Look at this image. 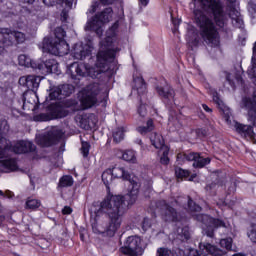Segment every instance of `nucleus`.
Wrapping results in <instances>:
<instances>
[{
    "label": "nucleus",
    "instance_id": "nucleus-1",
    "mask_svg": "<svg viewBox=\"0 0 256 256\" xmlns=\"http://www.w3.org/2000/svg\"><path fill=\"white\" fill-rule=\"evenodd\" d=\"M139 190H131L130 193L123 195L108 194L101 202L99 212L104 213L105 217L96 215L92 222L93 233L103 235V237H115L117 231L123 225V218L129 205L137 201Z\"/></svg>",
    "mask_w": 256,
    "mask_h": 256
},
{
    "label": "nucleus",
    "instance_id": "nucleus-2",
    "mask_svg": "<svg viewBox=\"0 0 256 256\" xmlns=\"http://www.w3.org/2000/svg\"><path fill=\"white\" fill-rule=\"evenodd\" d=\"M119 28V23L115 22L106 32L105 40L100 42V49L97 53V60L94 67H88L85 64L77 62L72 63L68 71L72 78L75 77H91L97 79L101 73L111 70V63L115 61V50L113 49V41H115V33Z\"/></svg>",
    "mask_w": 256,
    "mask_h": 256
},
{
    "label": "nucleus",
    "instance_id": "nucleus-3",
    "mask_svg": "<svg viewBox=\"0 0 256 256\" xmlns=\"http://www.w3.org/2000/svg\"><path fill=\"white\" fill-rule=\"evenodd\" d=\"M194 21L200 29V36L208 47H219L221 37L213 20L201 9H194Z\"/></svg>",
    "mask_w": 256,
    "mask_h": 256
},
{
    "label": "nucleus",
    "instance_id": "nucleus-4",
    "mask_svg": "<svg viewBox=\"0 0 256 256\" xmlns=\"http://www.w3.org/2000/svg\"><path fill=\"white\" fill-rule=\"evenodd\" d=\"M55 38L46 37L42 43V49L44 53H50L51 55H67L69 53V44L65 41V30L61 27H57L54 32Z\"/></svg>",
    "mask_w": 256,
    "mask_h": 256
},
{
    "label": "nucleus",
    "instance_id": "nucleus-5",
    "mask_svg": "<svg viewBox=\"0 0 256 256\" xmlns=\"http://www.w3.org/2000/svg\"><path fill=\"white\" fill-rule=\"evenodd\" d=\"M18 63L22 67H31L41 73V75H49V73H59V64L55 59H49L45 62L33 61L29 56L21 54L18 56Z\"/></svg>",
    "mask_w": 256,
    "mask_h": 256
},
{
    "label": "nucleus",
    "instance_id": "nucleus-6",
    "mask_svg": "<svg viewBox=\"0 0 256 256\" xmlns=\"http://www.w3.org/2000/svg\"><path fill=\"white\" fill-rule=\"evenodd\" d=\"M194 5H200L203 9H210L218 27L227 25V15L223 11L221 0H194Z\"/></svg>",
    "mask_w": 256,
    "mask_h": 256
},
{
    "label": "nucleus",
    "instance_id": "nucleus-7",
    "mask_svg": "<svg viewBox=\"0 0 256 256\" xmlns=\"http://www.w3.org/2000/svg\"><path fill=\"white\" fill-rule=\"evenodd\" d=\"M101 93V86L98 83H92L82 90V97L80 99L84 109H90L98 101Z\"/></svg>",
    "mask_w": 256,
    "mask_h": 256
},
{
    "label": "nucleus",
    "instance_id": "nucleus-8",
    "mask_svg": "<svg viewBox=\"0 0 256 256\" xmlns=\"http://www.w3.org/2000/svg\"><path fill=\"white\" fill-rule=\"evenodd\" d=\"M0 145L2 146V148H0V151H2V153H5V155L0 159H7V157L11 156L12 152L21 154L35 151V145H33L29 141H19L11 148V146H9V144L7 143V139H5V142H0Z\"/></svg>",
    "mask_w": 256,
    "mask_h": 256
},
{
    "label": "nucleus",
    "instance_id": "nucleus-9",
    "mask_svg": "<svg viewBox=\"0 0 256 256\" xmlns=\"http://www.w3.org/2000/svg\"><path fill=\"white\" fill-rule=\"evenodd\" d=\"M196 219L197 221H200V223H203V231L207 237H213L217 227H225L223 221L215 219L207 214H197Z\"/></svg>",
    "mask_w": 256,
    "mask_h": 256
},
{
    "label": "nucleus",
    "instance_id": "nucleus-10",
    "mask_svg": "<svg viewBox=\"0 0 256 256\" xmlns=\"http://www.w3.org/2000/svg\"><path fill=\"white\" fill-rule=\"evenodd\" d=\"M123 255L139 256L143 253L141 249V238L137 236H130L124 242V246L120 248Z\"/></svg>",
    "mask_w": 256,
    "mask_h": 256
},
{
    "label": "nucleus",
    "instance_id": "nucleus-11",
    "mask_svg": "<svg viewBox=\"0 0 256 256\" xmlns=\"http://www.w3.org/2000/svg\"><path fill=\"white\" fill-rule=\"evenodd\" d=\"M63 135H64L63 130L59 128H54L51 131H49L47 134L37 137L36 141L38 145H41V147H51V145L59 141V139H61Z\"/></svg>",
    "mask_w": 256,
    "mask_h": 256
},
{
    "label": "nucleus",
    "instance_id": "nucleus-12",
    "mask_svg": "<svg viewBox=\"0 0 256 256\" xmlns=\"http://www.w3.org/2000/svg\"><path fill=\"white\" fill-rule=\"evenodd\" d=\"M157 209H162V219L167 223H174L179 221V213L171 205L167 204L165 200L156 202Z\"/></svg>",
    "mask_w": 256,
    "mask_h": 256
},
{
    "label": "nucleus",
    "instance_id": "nucleus-13",
    "mask_svg": "<svg viewBox=\"0 0 256 256\" xmlns=\"http://www.w3.org/2000/svg\"><path fill=\"white\" fill-rule=\"evenodd\" d=\"M177 158L186 161H194L193 167H198L199 169H202V167L211 163V158H204L197 152H191L189 154L179 153Z\"/></svg>",
    "mask_w": 256,
    "mask_h": 256
},
{
    "label": "nucleus",
    "instance_id": "nucleus-14",
    "mask_svg": "<svg viewBox=\"0 0 256 256\" xmlns=\"http://www.w3.org/2000/svg\"><path fill=\"white\" fill-rule=\"evenodd\" d=\"M194 256H224L225 251L209 244V243H203L201 242L199 245V250L192 251Z\"/></svg>",
    "mask_w": 256,
    "mask_h": 256
},
{
    "label": "nucleus",
    "instance_id": "nucleus-15",
    "mask_svg": "<svg viewBox=\"0 0 256 256\" xmlns=\"http://www.w3.org/2000/svg\"><path fill=\"white\" fill-rule=\"evenodd\" d=\"M41 83V77L35 75L22 76L19 78V85L27 87L30 91H37Z\"/></svg>",
    "mask_w": 256,
    "mask_h": 256
},
{
    "label": "nucleus",
    "instance_id": "nucleus-16",
    "mask_svg": "<svg viewBox=\"0 0 256 256\" xmlns=\"http://www.w3.org/2000/svg\"><path fill=\"white\" fill-rule=\"evenodd\" d=\"M228 125H232L236 129L237 133H239V135H241L242 137H245V139H251V141L255 139V132L253 131V126L244 125L235 121L230 122V124Z\"/></svg>",
    "mask_w": 256,
    "mask_h": 256
},
{
    "label": "nucleus",
    "instance_id": "nucleus-17",
    "mask_svg": "<svg viewBox=\"0 0 256 256\" xmlns=\"http://www.w3.org/2000/svg\"><path fill=\"white\" fill-rule=\"evenodd\" d=\"M178 205L181 207H184L186 211H189L190 213H199L201 211V206L197 205L191 197H178L175 201Z\"/></svg>",
    "mask_w": 256,
    "mask_h": 256
},
{
    "label": "nucleus",
    "instance_id": "nucleus-18",
    "mask_svg": "<svg viewBox=\"0 0 256 256\" xmlns=\"http://www.w3.org/2000/svg\"><path fill=\"white\" fill-rule=\"evenodd\" d=\"M242 107L247 109L250 119L255 123L256 119V90L253 92V99L243 98Z\"/></svg>",
    "mask_w": 256,
    "mask_h": 256
},
{
    "label": "nucleus",
    "instance_id": "nucleus-19",
    "mask_svg": "<svg viewBox=\"0 0 256 256\" xmlns=\"http://www.w3.org/2000/svg\"><path fill=\"white\" fill-rule=\"evenodd\" d=\"M92 48L89 45L75 44L72 49V55L75 59L83 61L86 57L91 55Z\"/></svg>",
    "mask_w": 256,
    "mask_h": 256
},
{
    "label": "nucleus",
    "instance_id": "nucleus-20",
    "mask_svg": "<svg viewBox=\"0 0 256 256\" xmlns=\"http://www.w3.org/2000/svg\"><path fill=\"white\" fill-rule=\"evenodd\" d=\"M85 31H95L98 37L103 35V22L97 18V15L88 20L87 24L84 27Z\"/></svg>",
    "mask_w": 256,
    "mask_h": 256
},
{
    "label": "nucleus",
    "instance_id": "nucleus-21",
    "mask_svg": "<svg viewBox=\"0 0 256 256\" xmlns=\"http://www.w3.org/2000/svg\"><path fill=\"white\" fill-rule=\"evenodd\" d=\"M213 101L214 103H216V105H218L219 109L222 111L226 123L231 124V109L223 103V101L219 98V95L217 93L213 94Z\"/></svg>",
    "mask_w": 256,
    "mask_h": 256
},
{
    "label": "nucleus",
    "instance_id": "nucleus-22",
    "mask_svg": "<svg viewBox=\"0 0 256 256\" xmlns=\"http://www.w3.org/2000/svg\"><path fill=\"white\" fill-rule=\"evenodd\" d=\"M50 119H63L69 115V111L61 105H51L49 110Z\"/></svg>",
    "mask_w": 256,
    "mask_h": 256
},
{
    "label": "nucleus",
    "instance_id": "nucleus-23",
    "mask_svg": "<svg viewBox=\"0 0 256 256\" xmlns=\"http://www.w3.org/2000/svg\"><path fill=\"white\" fill-rule=\"evenodd\" d=\"M2 35V43L5 47H11L12 45H16L15 42V31H11L10 29L3 28L1 30Z\"/></svg>",
    "mask_w": 256,
    "mask_h": 256
},
{
    "label": "nucleus",
    "instance_id": "nucleus-24",
    "mask_svg": "<svg viewBox=\"0 0 256 256\" xmlns=\"http://www.w3.org/2000/svg\"><path fill=\"white\" fill-rule=\"evenodd\" d=\"M228 15L230 19H232V25H234V27H243V17H241V13L237 9L233 8V6H230Z\"/></svg>",
    "mask_w": 256,
    "mask_h": 256
},
{
    "label": "nucleus",
    "instance_id": "nucleus-25",
    "mask_svg": "<svg viewBox=\"0 0 256 256\" xmlns=\"http://www.w3.org/2000/svg\"><path fill=\"white\" fill-rule=\"evenodd\" d=\"M96 18L102 22V25H105V23L113 21V8L108 7L104 9L102 12L97 13Z\"/></svg>",
    "mask_w": 256,
    "mask_h": 256
},
{
    "label": "nucleus",
    "instance_id": "nucleus-26",
    "mask_svg": "<svg viewBox=\"0 0 256 256\" xmlns=\"http://www.w3.org/2000/svg\"><path fill=\"white\" fill-rule=\"evenodd\" d=\"M156 91L160 97L164 99H173L175 97V90L171 86L157 87Z\"/></svg>",
    "mask_w": 256,
    "mask_h": 256
},
{
    "label": "nucleus",
    "instance_id": "nucleus-27",
    "mask_svg": "<svg viewBox=\"0 0 256 256\" xmlns=\"http://www.w3.org/2000/svg\"><path fill=\"white\" fill-rule=\"evenodd\" d=\"M43 3L47 7H53V5H61L65 9H72L73 0H43Z\"/></svg>",
    "mask_w": 256,
    "mask_h": 256
},
{
    "label": "nucleus",
    "instance_id": "nucleus-28",
    "mask_svg": "<svg viewBox=\"0 0 256 256\" xmlns=\"http://www.w3.org/2000/svg\"><path fill=\"white\" fill-rule=\"evenodd\" d=\"M134 89H136L138 95H145L147 92V84L143 77L138 76L134 78Z\"/></svg>",
    "mask_w": 256,
    "mask_h": 256
},
{
    "label": "nucleus",
    "instance_id": "nucleus-29",
    "mask_svg": "<svg viewBox=\"0 0 256 256\" xmlns=\"http://www.w3.org/2000/svg\"><path fill=\"white\" fill-rule=\"evenodd\" d=\"M150 141L155 149H163V147H167L165 146V140L163 139V136L156 132H153L150 135Z\"/></svg>",
    "mask_w": 256,
    "mask_h": 256
},
{
    "label": "nucleus",
    "instance_id": "nucleus-30",
    "mask_svg": "<svg viewBox=\"0 0 256 256\" xmlns=\"http://www.w3.org/2000/svg\"><path fill=\"white\" fill-rule=\"evenodd\" d=\"M175 235L178 241H188V239L191 237L189 227L187 226H179L175 232Z\"/></svg>",
    "mask_w": 256,
    "mask_h": 256
},
{
    "label": "nucleus",
    "instance_id": "nucleus-31",
    "mask_svg": "<svg viewBox=\"0 0 256 256\" xmlns=\"http://www.w3.org/2000/svg\"><path fill=\"white\" fill-rule=\"evenodd\" d=\"M111 171L113 177H116V179H125L126 181L131 179V175L125 171V168L123 167H114Z\"/></svg>",
    "mask_w": 256,
    "mask_h": 256
},
{
    "label": "nucleus",
    "instance_id": "nucleus-32",
    "mask_svg": "<svg viewBox=\"0 0 256 256\" xmlns=\"http://www.w3.org/2000/svg\"><path fill=\"white\" fill-rule=\"evenodd\" d=\"M188 45L193 49V47H199L200 39L197 32L191 30L188 32L187 36Z\"/></svg>",
    "mask_w": 256,
    "mask_h": 256
},
{
    "label": "nucleus",
    "instance_id": "nucleus-33",
    "mask_svg": "<svg viewBox=\"0 0 256 256\" xmlns=\"http://www.w3.org/2000/svg\"><path fill=\"white\" fill-rule=\"evenodd\" d=\"M153 129H155V126L153 125V120L149 119L146 123V126H139L137 128V131L141 135H147V133H151Z\"/></svg>",
    "mask_w": 256,
    "mask_h": 256
},
{
    "label": "nucleus",
    "instance_id": "nucleus-34",
    "mask_svg": "<svg viewBox=\"0 0 256 256\" xmlns=\"http://www.w3.org/2000/svg\"><path fill=\"white\" fill-rule=\"evenodd\" d=\"M2 167L8 171H17V160L13 158L5 159L2 161Z\"/></svg>",
    "mask_w": 256,
    "mask_h": 256
},
{
    "label": "nucleus",
    "instance_id": "nucleus-35",
    "mask_svg": "<svg viewBox=\"0 0 256 256\" xmlns=\"http://www.w3.org/2000/svg\"><path fill=\"white\" fill-rule=\"evenodd\" d=\"M60 88V94L62 97H69L75 91V87L71 84H63L61 86H58Z\"/></svg>",
    "mask_w": 256,
    "mask_h": 256
},
{
    "label": "nucleus",
    "instance_id": "nucleus-36",
    "mask_svg": "<svg viewBox=\"0 0 256 256\" xmlns=\"http://www.w3.org/2000/svg\"><path fill=\"white\" fill-rule=\"evenodd\" d=\"M125 139V128L119 127L113 132V141L121 143Z\"/></svg>",
    "mask_w": 256,
    "mask_h": 256
},
{
    "label": "nucleus",
    "instance_id": "nucleus-37",
    "mask_svg": "<svg viewBox=\"0 0 256 256\" xmlns=\"http://www.w3.org/2000/svg\"><path fill=\"white\" fill-rule=\"evenodd\" d=\"M102 181L106 187L113 183V171L111 169H107L102 173Z\"/></svg>",
    "mask_w": 256,
    "mask_h": 256
},
{
    "label": "nucleus",
    "instance_id": "nucleus-38",
    "mask_svg": "<svg viewBox=\"0 0 256 256\" xmlns=\"http://www.w3.org/2000/svg\"><path fill=\"white\" fill-rule=\"evenodd\" d=\"M122 159L130 163H137V157L135 156V151L127 150L122 153Z\"/></svg>",
    "mask_w": 256,
    "mask_h": 256
},
{
    "label": "nucleus",
    "instance_id": "nucleus-39",
    "mask_svg": "<svg viewBox=\"0 0 256 256\" xmlns=\"http://www.w3.org/2000/svg\"><path fill=\"white\" fill-rule=\"evenodd\" d=\"M49 99L50 101H55V99H63V96L61 95V88L59 86L50 89Z\"/></svg>",
    "mask_w": 256,
    "mask_h": 256
},
{
    "label": "nucleus",
    "instance_id": "nucleus-40",
    "mask_svg": "<svg viewBox=\"0 0 256 256\" xmlns=\"http://www.w3.org/2000/svg\"><path fill=\"white\" fill-rule=\"evenodd\" d=\"M162 156L160 157V163L162 165H169V147H163L160 149Z\"/></svg>",
    "mask_w": 256,
    "mask_h": 256
},
{
    "label": "nucleus",
    "instance_id": "nucleus-41",
    "mask_svg": "<svg viewBox=\"0 0 256 256\" xmlns=\"http://www.w3.org/2000/svg\"><path fill=\"white\" fill-rule=\"evenodd\" d=\"M78 121H79V126L81 127V129H85L86 131L91 129V122L89 120V117L79 116Z\"/></svg>",
    "mask_w": 256,
    "mask_h": 256
},
{
    "label": "nucleus",
    "instance_id": "nucleus-42",
    "mask_svg": "<svg viewBox=\"0 0 256 256\" xmlns=\"http://www.w3.org/2000/svg\"><path fill=\"white\" fill-rule=\"evenodd\" d=\"M220 247H222V249H226V251H231V249H233V238L221 239Z\"/></svg>",
    "mask_w": 256,
    "mask_h": 256
},
{
    "label": "nucleus",
    "instance_id": "nucleus-43",
    "mask_svg": "<svg viewBox=\"0 0 256 256\" xmlns=\"http://www.w3.org/2000/svg\"><path fill=\"white\" fill-rule=\"evenodd\" d=\"M73 185V177L63 176L59 181V187H71Z\"/></svg>",
    "mask_w": 256,
    "mask_h": 256
},
{
    "label": "nucleus",
    "instance_id": "nucleus-44",
    "mask_svg": "<svg viewBox=\"0 0 256 256\" xmlns=\"http://www.w3.org/2000/svg\"><path fill=\"white\" fill-rule=\"evenodd\" d=\"M41 202L37 199H28L26 201V209H39Z\"/></svg>",
    "mask_w": 256,
    "mask_h": 256
},
{
    "label": "nucleus",
    "instance_id": "nucleus-45",
    "mask_svg": "<svg viewBox=\"0 0 256 256\" xmlns=\"http://www.w3.org/2000/svg\"><path fill=\"white\" fill-rule=\"evenodd\" d=\"M247 236L252 243H256V224L251 225L250 231L247 232Z\"/></svg>",
    "mask_w": 256,
    "mask_h": 256
},
{
    "label": "nucleus",
    "instance_id": "nucleus-46",
    "mask_svg": "<svg viewBox=\"0 0 256 256\" xmlns=\"http://www.w3.org/2000/svg\"><path fill=\"white\" fill-rule=\"evenodd\" d=\"M14 38L16 45H19L20 43H25V34H23V32L14 31Z\"/></svg>",
    "mask_w": 256,
    "mask_h": 256
},
{
    "label": "nucleus",
    "instance_id": "nucleus-47",
    "mask_svg": "<svg viewBox=\"0 0 256 256\" xmlns=\"http://www.w3.org/2000/svg\"><path fill=\"white\" fill-rule=\"evenodd\" d=\"M89 149H91V144H89V142H82L80 151H81L83 157L89 156Z\"/></svg>",
    "mask_w": 256,
    "mask_h": 256
},
{
    "label": "nucleus",
    "instance_id": "nucleus-48",
    "mask_svg": "<svg viewBox=\"0 0 256 256\" xmlns=\"http://www.w3.org/2000/svg\"><path fill=\"white\" fill-rule=\"evenodd\" d=\"M175 174H176V177H178V179H183V178L189 177V171L183 170L181 168H176Z\"/></svg>",
    "mask_w": 256,
    "mask_h": 256
},
{
    "label": "nucleus",
    "instance_id": "nucleus-49",
    "mask_svg": "<svg viewBox=\"0 0 256 256\" xmlns=\"http://www.w3.org/2000/svg\"><path fill=\"white\" fill-rule=\"evenodd\" d=\"M157 255L158 256H175L173 251H171L167 248H158Z\"/></svg>",
    "mask_w": 256,
    "mask_h": 256
},
{
    "label": "nucleus",
    "instance_id": "nucleus-50",
    "mask_svg": "<svg viewBox=\"0 0 256 256\" xmlns=\"http://www.w3.org/2000/svg\"><path fill=\"white\" fill-rule=\"evenodd\" d=\"M0 131L1 133H9V124L7 123V120H1L0 121Z\"/></svg>",
    "mask_w": 256,
    "mask_h": 256
},
{
    "label": "nucleus",
    "instance_id": "nucleus-51",
    "mask_svg": "<svg viewBox=\"0 0 256 256\" xmlns=\"http://www.w3.org/2000/svg\"><path fill=\"white\" fill-rule=\"evenodd\" d=\"M141 104L138 108V113L140 115V117H145V115H147V107L145 106V104H143V100H140Z\"/></svg>",
    "mask_w": 256,
    "mask_h": 256
},
{
    "label": "nucleus",
    "instance_id": "nucleus-52",
    "mask_svg": "<svg viewBox=\"0 0 256 256\" xmlns=\"http://www.w3.org/2000/svg\"><path fill=\"white\" fill-rule=\"evenodd\" d=\"M208 193H215L217 191V183H210L205 187Z\"/></svg>",
    "mask_w": 256,
    "mask_h": 256
},
{
    "label": "nucleus",
    "instance_id": "nucleus-53",
    "mask_svg": "<svg viewBox=\"0 0 256 256\" xmlns=\"http://www.w3.org/2000/svg\"><path fill=\"white\" fill-rule=\"evenodd\" d=\"M151 227V220L149 218H144L142 222V229L144 231H147V229H150Z\"/></svg>",
    "mask_w": 256,
    "mask_h": 256
},
{
    "label": "nucleus",
    "instance_id": "nucleus-54",
    "mask_svg": "<svg viewBox=\"0 0 256 256\" xmlns=\"http://www.w3.org/2000/svg\"><path fill=\"white\" fill-rule=\"evenodd\" d=\"M248 11L249 13H251L252 15L256 13V4L253 1H250L248 3Z\"/></svg>",
    "mask_w": 256,
    "mask_h": 256
},
{
    "label": "nucleus",
    "instance_id": "nucleus-55",
    "mask_svg": "<svg viewBox=\"0 0 256 256\" xmlns=\"http://www.w3.org/2000/svg\"><path fill=\"white\" fill-rule=\"evenodd\" d=\"M36 121H49V117L45 114H40L36 116Z\"/></svg>",
    "mask_w": 256,
    "mask_h": 256
},
{
    "label": "nucleus",
    "instance_id": "nucleus-56",
    "mask_svg": "<svg viewBox=\"0 0 256 256\" xmlns=\"http://www.w3.org/2000/svg\"><path fill=\"white\" fill-rule=\"evenodd\" d=\"M72 212H73V209H71V207L69 206H65L62 210L63 215H71Z\"/></svg>",
    "mask_w": 256,
    "mask_h": 256
},
{
    "label": "nucleus",
    "instance_id": "nucleus-57",
    "mask_svg": "<svg viewBox=\"0 0 256 256\" xmlns=\"http://www.w3.org/2000/svg\"><path fill=\"white\" fill-rule=\"evenodd\" d=\"M69 17V14L67 13L66 10H63L61 13V19L62 21H67V18Z\"/></svg>",
    "mask_w": 256,
    "mask_h": 256
},
{
    "label": "nucleus",
    "instance_id": "nucleus-58",
    "mask_svg": "<svg viewBox=\"0 0 256 256\" xmlns=\"http://www.w3.org/2000/svg\"><path fill=\"white\" fill-rule=\"evenodd\" d=\"M98 5H99V3H97V2H95L94 4H92L90 13H95V11H97Z\"/></svg>",
    "mask_w": 256,
    "mask_h": 256
},
{
    "label": "nucleus",
    "instance_id": "nucleus-59",
    "mask_svg": "<svg viewBox=\"0 0 256 256\" xmlns=\"http://www.w3.org/2000/svg\"><path fill=\"white\" fill-rule=\"evenodd\" d=\"M20 3H26L27 5H33L35 0H19Z\"/></svg>",
    "mask_w": 256,
    "mask_h": 256
},
{
    "label": "nucleus",
    "instance_id": "nucleus-60",
    "mask_svg": "<svg viewBox=\"0 0 256 256\" xmlns=\"http://www.w3.org/2000/svg\"><path fill=\"white\" fill-rule=\"evenodd\" d=\"M202 107H203L204 111H206L207 113H212V111H213V110H212L211 108H209V106H207L206 104H203Z\"/></svg>",
    "mask_w": 256,
    "mask_h": 256
},
{
    "label": "nucleus",
    "instance_id": "nucleus-61",
    "mask_svg": "<svg viewBox=\"0 0 256 256\" xmlns=\"http://www.w3.org/2000/svg\"><path fill=\"white\" fill-rule=\"evenodd\" d=\"M103 5H111L115 0H100Z\"/></svg>",
    "mask_w": 256,
    "mask_h": 256
},
{
    "label": "nucleus",
    "instance_id": "nucleus-62",
    "mask_svg": "<svg viewBox=\"0 0 256 256\" xmlns=\"http://www.w3.org/2000/svg\"><path fill=\"white\" fill-rule=\"evenodd\" d=\"M5 197H7L8 199H11L12 197H13V192H11V191H6L5 192Z\"/></svg>",
    "mask_w": 256,
    "mask_h": 256
},
{
    "label": "nucleus",
    "instance_id": "nucleus-63",
    "mask_svg": "<svg viewBox=\"0 0 256 256\" xmlns=\"http://www.w3.org/2000/svg\"><path fill=\"white\" fill-rule=\"evenodd\" d=\"M139 2L143 5V7H147V5L149 4V0H139Z\"/></svg>",
    "mask_w": 256,
    "mask_h": 256
},
{
    "label": "nucleus",
    "instance_id": "nucleus-64",
    "mask_svg": "<svg viewBox=\"0 0 256 256\" xmlns=\"http://www.w3.org/2000/svg\"><path fill=\"white\" fill-rule=\"evenodd\" d=\"M172 23H173V25H175V27H177V25H179V23H181V20H177V19L172 18Z\"/></svg>",
    "mask_w": 256,
    "mask_h": 256
}]
</instances>
